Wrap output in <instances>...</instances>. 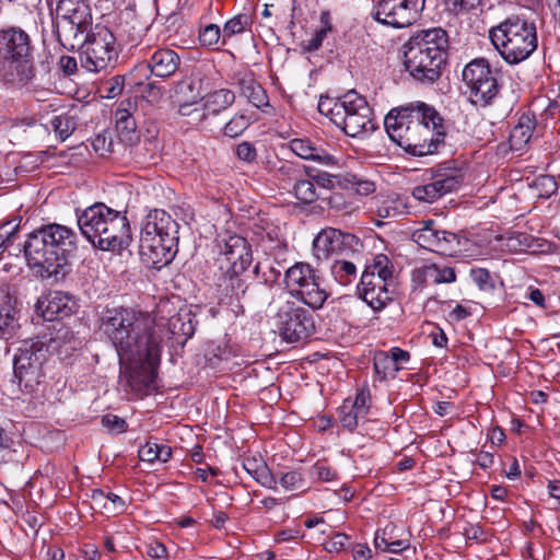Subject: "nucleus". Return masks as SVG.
Instances as JSON below:
<instances>
[{
    "instance_id": "f257e3e1",
    "label": "nucleus",
    "mask_w": 560,
    "mask_h": 560,
    "mask_svg": "<svg viewBox=\"0 0 560 560\" xmlns=\"http://www.w3.org/2000/svg\"><path fill=\"white\" fill-rule=\"evenodd\" d=\"M384 126L389 138L415 156L433 154L444 143L443 118L423 102L393 108L385 116Z\"/></svg>"
},
{
    "instance_id": "f03ea898",
    "label": "nucleus",
    "mask_w": 560,
    "mask_h": 560,
    "mask_svg": "<svg viewBox=\"0 0 560 560\" xmlns=\"http://www.w3.org/2000/svg\"><path fill=\"white\" fill-rule=\"evenodd\" d=\"M100 329L115 348L119 362L139 357L156 359L162 337L150 315L127 307L107 308Z\"/></svg>"
},
{
    "instance_id": "7ed1b4c3",
    "label": "nucleus",
    "mask_w": 560,
    "mask_h": 560,
    "mask_svg": "<svg viewBox=\"0 0 560 560\" xmlns=\"http://www.w3.org/2000/svg\"><path fill=\"white\" fill-rule=\"evenodd\" d=\"M23 248L27 265L38 277L60 279L70 270L78 235L66 225L50 223L31 233Z\"/></svg>"
},
{
    "instance_id": "20e7f679",
    "label": "nucleus",
    "mask_w": 560,
    "mask_h": 560,
    "mask_svg": "<svg viewBox=\"0 0 560 560\" xmlns=\"http://www.w3.org/2000/svg\"><path fill=\"white\" fill-rule=\"evenodd\" d=\"M448 36L441 27L421 30L404 45L406 71L421 83H433L447 59Z\"/></svg>"
},
{
    "instance_id": "39448f33",
    "label": "nucleus",
    "mask_w": 560,
    "mask_h": 560,
    "mask_svg": "<svg viewBox=\"0 0 560 560\" xmlns=\"http://www.w3.org/2000/svg\"><path fill=\"white\" fill-rule=\"evenodd\" d=\"M78 225L81 234L101 250L120 253L132 241L126 213L103 202H95L78 214Z\"/></svg>"
},
{
    "instance_id": "423d86ee",
    "label": "nucleus",
    "mask_w": 560,
    "mask_h": 560,
    "mask_svg": "<svg viewBox=\"0 0 560 560\" xmlns=\"http://www.w3.org/2000/svg\"><path fill=\"white\" fill-rule=\"evenodd\" d=\"M499 56L510 66L527 60L538 48L535 19L524 12L511 13L488 32Z\"/></svg>"
},
{
    "instance_id": "0eeeda50",
    "label": "nucleus",
    "mask_w": 560,
    "mask_h": 560,
    "mask_svg": "<svg viewBox=\"0 0 560 560\" xmlns=\"http://www.w3.org/2000/svg\"><path fill=\"white\" fill-rule=\"evenodd\" d=\"M179 224L163 209H153L144 218L140 236V256L150 267L168 265L178 250Z\"/></svg>"
},
{
    "instance_id": "6e6552de",
    "label": "nucleus",
    "mask_w": 560,
    "mask_h": 560,
    "mask_svg": "<svg viewBox=\"0 0 560 560\" xmlns=\"http://www.w3.org/2000/svg\"><path fill=\"white\" fill-rule=\"evenodd\" d=\"M318 112L352 138L368 135L376 128L372 108L354 90L340 97L320 96Z\"/></svg>"
},
{
    "instance_id": "1a4fd4ad",
    "label": "nucleus",
    "mask_w": 560,
    "mask_h": 560,
    "mask_svg": "<svg viewBox=\"0 0 560 560\" xmlns=\"http://www.w3.org/2000/svg\"><path fill=\"white\" fill-rule=\"evenodd\" d=\"M462 77L467 100L474 106L486 108L499 97L501 85L486 58H476L467 63Z\"/></svg>"
},
{
    "instance_id": "9d476101",
    "label": "nucleus",
    "mask_w": 560,
    "mask_h": 560,
    "mask_svg": "<svg viewBox=\"0 0 560 560\" xmlns=\"http://www.w3.org/2000/svg\"><path fill=\"white\" fill-rule=\"evenodd\" d=\"M289 293L313 310L320 308L328 293L320 287L315 269L306 262H295L284 273Z\"/></svg>"
},
{
    "instance_id": "9b49d317",
    "label": "nucleus",
    "mask_w": 560,
    "mask_h": 560,
    "mask_svg": "<svg viewBox=\"0 0 560 560\" xmlns=\"http://www.w3.org/2000/svg\"><path fill=\"white\" fill-rule=\"evenodd\" d=\"M81 49L82 67L91 72L105 70L118 56L116 36L107 26L100 24L86 34Z\"/></svg>"
},
{
    "instance_id": "f8f14e48",
    "label": "nucleus",
    "mask_w": 560,
    "mask_h": 560,
    "mask_svg": "<svg viewBox=\"0 0 560 560\" xmlns=\"http://www.w3.org/2000/svg\"><path fill=\"white\" fill-rule=\"evenodd\" d=\"M273 319L279 335L290 343L304 341L315 332L313 314L294 301L281 304Z\"/></svg>"
},
{
    "instance_id": "ddd939ff",
    "label": "nucleus",
    "mask_w": 560,
    "mask_h": 560,
    "mask_svg": "<svg viewBox=\"0 0 560 560\" xmlns=\"http://www.w3.org/2000/svg\"><path fill=\"white\" fill-rule=\"evenodd\" d=\"M423 4L424 0H378L372 15L381 24L404 28L419 19Z\"/></svg>"
},
{
    "instance_id": "4468645a",
    "label": "nucleus",
    "mask_w": 560,
    "mask_h": 560,
    "mask_svg": "<svg viewBox=\"0 0 560 560\" xmlns=\"http://www.w3.org/2000/svg\"><path fill=\"white\" fill-rule=\"evenodd\" d=\"M44 359L42 347L37 343H24L14 355V377L21 392L34 393L40 385L39 376Z\"/></svg>"
},
{
    "instance_id": "2eb2a0df",
    "label": "nucleus",
    "mask_w": 560,
    "mask_h": 560,
    "mask_svg": "<svg viewBox=\"0 0 560 560\" xmlns=\"http://www.w3.org/2000/svg\"><path fill=\"white\" fill-rule=\"evenodd\" d=\"M463 182L462 174L454 168L432 172L431 177L423 184L412 188V197L420 201L432 203L444 195L457 189Z\"/></svg>"
},
{
    "instance_id": "dca6fc26",
    "label": "nucleus",
    "mask_w": 560,
    "mask_h": 560,
    "mask_svg": "<svg viewBox=\"0 0 560 560\" xmlns=\"http://www.w3.org/2000/svg\"><path fill=\"white\" fill-rule=\"evenodd\" d=\"M161 345H158L156 359L135 358L128 362H119L120 375L125 378L131 390L141 393L148 390L155 380V368L160 362Z\"/></svg>"
},
{
    "instance_id": "f3484780",
    "label": "nucleus",
    "mask_w": 560,
    "mask_h": 560,
    "mask_svg": "<svg viewBox=\"0 0 560 560\" xmlns=\"http://www.w3.org/2000/svg\"><path fill=\"white\" fill-rule=\"evenodd\" d=\"M413 236L420 246L441 255L454 256L459 250L458 235L436 229L432 220L427 221L423 228L415 232Z\"/></svg>"
},
{
    "instance_id": "a211bd4d",
    "label": "nucleus",
    "mask_w": 560,
    "mask_h": 560,
    "mask_svg": "<svg viewBox=\"0 0 560 560\" xmlns=\"http://www.w3.org/2000/svg\"><path fill=\"white\" fill-rule=\"evenodd\" d=\"M395 282L383 281L374 276H361L359 296L374 311H383L394 299Z\"/></svg>"
},
{
    "instance_id": "6ab92c4d",
    "label": "nucleus",
    "mask_w": 560,
    "mask_h": 560,
    "mask_svg": "<svg viewBox=\"0 0 560 560\" xmlns=\"http://www.w3.org/2000/svg\"><path fill=\"white\" fill-rule=\"evenodd\" d=\"M20 302L16 288L3 282L0 284V338L9 339L19 328Z\"/></svg>"
},
{
    "instance_id": "aec40b11",
    "label": "nucleus",
    "mask_w": 560,
    "mask_h": 560,
    "mask_svg": "<svg viewBox=\"0 0 560 560\" xmlns=\"http://www.w3.org/2000/svg\"><path fill=\"white\" fill-rule=\"evenodd\" d=\"M77 310L74 299L62 291L49 292L35 304V312L45 320L52 322L71 316Z\"/></svg>"
},
{
    "instance_id": "412c9836",
    "label": "nucleus",
    "mask_w": 560,
    "mask_h": 560,
    "mask_svg": "<svg viewBox=\"0 0 560 560\" xmlns=\"http://www.w3.org/2000/svg\"><path fill=\"white\" fill-rule=\"evenodd\" d=\"M32 54L28 35L20 27L0 31V59L8 61Z\"/></svg>"
},
{
    "instance_id": "4be33fe9",
    "label": "nucleus",
    "mask_w": 560,
    "mask_h": 560,
    "mask_svg": "<svg viewBox=\"0 0 560 560\" xmlns=\"http://www.w3.org/2000/svg\"><path fill=\"white\" fill-rule=\"evenodd\" d=\"M220 254L229 261L235 264L237 269H248L253 262L250 245L243 236L233 234L226 235L218 241Z\"/></svg>"
},
{
    "instance_id": "5701e85b",
    "label": "nucleus",
    "mask_w": 560,
    "mask_h": 560,
    "mask_svg": "<svg viewBox=\"0 0 560 560\" xmlns=\"http://www.w3.org/2000/svg\"><path fill=\"white\" fill-rule=\"evenodd\" d=\"M352 237L351 234H345L335 228L324 229L313 242L314 255L318 260L327 259L330 255L338 254Z\"/></svg>"
},
{
    "instance_id": "b1692460",
    "label": "nucleus",
    "mask_w": 560,
    "mask_h": 560,
    "mask_svg": "<svg viewBox=\"0 0 560 560\" xmlns=\"http://www.w3.org/2000/svg\"><path fill=\"white\" fill-rule=\"evenodd\" d=\"M4 62L7 63L4 71L7 82L18 88L30 89L33 86L36 75L32 54Z\"/></svg>"
},
{
    "instance_id": "393cba45",
    "label": "nucleus",
    "mask_w": 560,
    "mask_h": 560,
    "mask_svg": "<svg viewBox=\"0 0 560 560\" xmlns=\"http://www.w3.org/2000/svg\"><path fill=\"white\" fill-rule=\"evenodd\" d=\"M56 16L82 26L83 30H93L91 8L84 0H60L56 8Z\"/></svg>"
},
{
    "instance_id": "a878e982",
    "label": "nucleus",
    "mask_w": 560,
    "mask_h": 560,
    "mask_svg": "<svg viewBox=\"0 0 560 560\" xmlns=\"http://www.w3.org/2000/svg\"><path fill=\"white\" fill-rule=\"evenodd\" d=\"M202 113L199 122L205 124L210 117L220 115L235 102V93L230 89H219L207 93L201 98Z\"/></svg>"
},
{
    "instance_id": "bb28decb",
    "label": "nucleus",
    "mask_w": 560,
    "mask_h": 560,
    "mask_svg": "<svg viewBox=\"0 0 560 560\" xmlns=\"http://www.w3.org/2000/svg\"><path fill=\"white\" fill-rule=\"evenodd\" d=\"M147 62L151 69V74L160 79H167L178 70L180 57L173 49L158 48L151 54Z\"/></svg>"
},
{
    "instance_id": "cd10ccee",
    "label": "nucleus",
    "mask_w": 560,
    "mask_h": 560,
    "mask_svg": "<svg viewBox=\"0 0 560 560\" xmlns=\"http://www.w3.org/2000/svg\"><path fill=\"white\" fill-rule=\"evenodd\" d=\"M54 28L58 42L68 50L82 48L86 34H90V30H83L82 26L59 16L54 20Z\"/></svg>"
},
{
    "instance_id": "c85d7f7f",
    "label": "nucleus",
    "mask_w": 560,
    "mask_h": 560,
    "mask_svg": "<svg viewBox=\"0 0 560 560\" xmlns=\"http://www.w3.org/2000/svg\"><path fill=\"white\" fill-rule=\"evenodd\" d=\"M54 28L58 42L68 50L82 48L86 34H90V30H83L82 26L59 16L54 20Z\"/></svg>"
},
{
    "instance_id": "c756f323",
    "label": "nucleus",
    "mask_w": 560,
    "mask_h": 560,
    "mask_svg": "<svg viewBox=\"0 0 560 560\" xmlns=\"http://www.w3.org/2000/svg\"><path fill=\"white\" fill-rule=\"evenodd\" d=\"M290 150L304 160H311L325 166H337L338 160L322 147H316L310 139L295 138L289 143Z\"/></svg>"
},
{
    "instance_id": "7c9ffc66",
    "label": "nucleus",
    "mask_w": 560,
    "mask_h": 560,
    "mask_svg": "<svg viewBox=\"0 0 560 560\" xmlns=\"http://www.w3.org/2000/svg\"><path fill=\"white\" fill-rule=\"evenodd\" d=\"M236 84L240 94L245 96L255 107L264 109L269 106V98L259 82H257L253 73H245L237 78Z\"/></svg>"
},
{
    "instance_id": "2f4dec72",
    "label": "nucleus",
    "mask_w": 560,
    "mask_h": 560,
    "mask_svg": "<svg viewBox=\"0 0 560 560\" xmlns=\"http://www.w3.org/2000/svg\"><path fill=\"white\" fill-rule=\"evenodd\" d=\"M243 468L262 487L272 490L277 489V479L260 456L245 457Z\"/></svg>"
},
{
    "instance_id": "473e14b6",
    "label": "nucleus",
    "mask_w": 560,
    "mask_h": 560,
    "mask_svg": "<svg viewBox=\"0 0 560 560\" xmlns=\"http://www.w3.org/2000/svg\"><path fill=\"white\" fill-rule=\"evenodd\" d=\"M328 209L342 217L351 215L360 210V205L349 191H331L328 197L323 198Z\"/></svg>"
},
{
    "instance_id": "72a5a7b5",
    "label": "nucleus",
    "mask_w": 560,
    "mask_h": 560,
    "mask_svg": "<svg viewBox=\"0 0 560 560\" xmlns=\"http://www.w3.org/2000/svg\"><path fill=\"white\" fill-rule=\"evenodd\" d=\"M116 131L120 142L133 145L140 140L135 117L126 109L116 112Z\"/></svg>"
},
{
    "instance_id": "f704fd0d",
    "label": "nucleus",
    "mask_w": 560,
    "mask_h": 560,
    "mask_svg": "<svg viewBox=\"0 0 560 560\" xmlns=\"http://www.w3.org/2000/svg\"><path fill=\"white\" fill-rule=\"evenodd\" d=\"M534 128V120L527 116H522L518 124L513 127L510 133L509 143L511 150H524L533 137Z\"/></svg>"
},
{
    "instance_id": "c9c22d12",
    "label": "nucleus",
    "mask_w": 560,
    "mask_h": 560,
    "mask_svg": "<svg viewBox=\"0 0 560 560\" xmlns=\"http://www.w3.org/2000/svg\"><path fill=\"white\" fill-rule=\"evenodd\" d=\"M91 499L93 509H103L106 513L118 514L125 510V501L113 492H104L102 489L92 490Z\"/></svg>"
},
{
    "instance_id": "e433bc0d",
    "label": "nucleus",
    "mask_w": 560,
    "mask_h": 560,
    "mask_svg": "<svg viewBox=\"0 0 560 560\" xmlns=\"http://www.w3.org/2000/svg\"><path fill=\"white\" fill-rule=\"evenodd\" d=\"M295 5V0H275L271 3L265 4L261 14L265 18L275 16L280 22H288L290 25H294Z\"/></svg>"
},
{
    "instance_id": "4c0bfd02",
    "label": "nucleus",
    "mask_w": 560,
    "mask_h": 560,
    "mask_svg": "<svg viewBox=\"0 0 560 560\" xmlns=\"http://www.w3.org/2000/svg\"><path fill=\"white\" fill-rule=\"evenodd\" d=\"M361 276H374L383 281L395 282L394 266L386 255H376L373 260L365 266Z\"/></svg>"
},
{
    "instance_id": "58836bf2",
    "label": "nucleus",
    "mask_w": 560,
    "mask_h": 560,
    "mask_svg": "<svg viewBox=\"0 0 560 560\" xmlns=\"http://www.w3.org/2000/svg\"><path fill=\"white\" fill-rule=\"evenodd\" d=\"M335 31L332 18L329 11H322L319 15V25L315 34L306 42L304 48L307 51L318 50L323 42L327 38L328 34Z\"/></svg>"
},
{
    "instance_id": "ea45409f",
    "label": "nucleus",
    "mask_w": 560,
    "mask_h": 560,
    "mask_svg": "<svg viewBox=\"0 0 560 560\" xmlns=\"http://www.w3.org/2000/svg\"><path fill=\"white\" fill-rule=\"evenodd\" d=\"M174 91L180 100L197 103L201 95V79L197 75L185 77L175 84Z\"/></svg>"
},
{
    "instance_id": "a19ab883",
    "label": "nucleus",
    "mask_w": 560,
    "mask_h": 560,
    "mask_svg": "<svg viewBox=\"0 0 560 560\" xmlns=\"http://www.w3.org/2000/svg\"><path fill=\"white\" fill-rule=\"evenodd\" d=\"M341 189L354 191L357 195L366 197L376 190V185L370 179H365L357 174L347 173L341 178Z\"/></svg>"
},
{
    "instance_id": "79ce46f5",
    "label": "nucleus",
    "mask_w": 560,
    "mask_h": 560,
    "mask_svg": "<svg viewBox=\"0 0 560 560\" xmlns=\"http://www.w3.org/2000/svg\"><path fill=\"white\" fill-rule=\"evenodd\" d=\"M374 372L378 381L394 378L400 366H396L386 351H377L373 359Z\"/></svg>"
},
{
    "instance_id": "37998d69",
    "label": "nucleus",
    "mask_w": 560,
    "mask_h": 560,
    "mask_svg": "<svg viewBox=\"0 0 560 560\" xmlns=\"http://www.w3.org/2000/svg\"><path fill=\"white\" fill-rule=\"evenodd\" d=\"M331 275L341 285H348L357 279V267L353 262L336 259L331 267Z\"/></svg>"
},
{
    "instance_id": "c03bdc74",
    "label": "nucleus",
    "mask_w": 560,
    "mask_h": 560,
    "mask_svg": "<svg viewBox=\"0 0 560 560\" xmlns=\"http://www.w3.org/2000/svg\"><path fill=\"white\" fill-rule=\"evenodd\" d=\"M292 192L294 197L304 205H310L318 199L313 179L299 178L295 180Z\"/></svg>"
},
{
    "instance_id": "a18cd8bd",
    "label": "nucleus",
    "mask_w": 560,
    "mask_h": 560,
    "mask_svg": "<svg viewBox=\"0 0 560 560\" xmlns=\"http://www.w3.org/2000/svg\"><path fill=\"white\" fill-rule=\"evenodd\" d=\"M423 273L427 278L432 279L435 284L452 283L456 280L455 270L447 266L432 264L424 267Z\"/></svg>"
},
{
    "instance_id": "49530a36",
    "label": "nucleus",
    "mask_w": 560,
    "mask_h": 560,
    "mask_svg": "<svg viewBox=\"0 0 560 560\" xmlns=\"http://www.w3.org/2000/svg\"><path fill=\"white\" fill-rule=\"evenodd\" d=\"M353 406H350V399H346L339 408V421L343 429L353 432L359 425V421L364 419Z\"/></svg>"
},
{
    "instance_id": "de8ad7c7",
    "label": "nucleus",
    "mask_w": 560,
    "mask_h": 560,
    "mask_svg": "<svg viewBox=\"0 0 560 560\" xmlns=\"http://www.w3.org/2000/svg\"><path fill=\"white\" fill-rule=\"evenodd\" d=\"M247 269H237L235 264H232L225 273L224 281H226V288H230L231 293L235 296L244 294L247 290L246 279L242 275Z\"/></svg>"
},
{
    "instance_id": "09e8293b",
    "label": "nucleus",
    "mask_w": 560,
    "mask_h": 560,
    "mask_svg": "<svg viewBox=\"0 0 560 560\" xmlns=\"http://www.w3.org/2000/svg\"><path fill=\"white\" fill-rule=\"evenodd\" d=\"M248 25L249 18L246 14H237L230 19L222 30V45H225L231 37L244 33Z\"/></svg>"
},
{
    "instance_id": "8fccbe9b",
    "label": "nucleus",
    "mask_w": 560,
    "mask_h": 560,
    "mask_svg": "<svg viewBox=\"0 0 560 560\" xmlns=\"http://www.w3.org/2000/svg\"><path fill=\"white\" fill-rule=\"evenodd\" d=\"M252 124V118L244 113L235 114L223 127V133L230 138L241 136Z\"/></svg>"
},
{
    "instance_id": "3c124183",
    "label": "nucleus",
    "mask_w": 560,
    "mask_h": 560,
    "mask_svg": "<svg viewBox=\"0 0 560 560\" xmlns=\"http://www.w3.org/2000/svg\"><path fill=\"white\" fill-rule=\"evenodd\" d=\"M124 86L125 77L115 75L102 82L100 91L103 94V97L115 98L122 93Z\"/></svg>"
},
{
    "instance_id": "603ef678",
    "label": "nucleus",
    "mask_w": 560,
    "mask_h": 560,
    "mask_svg": "<svg viewBox=\"0 0 560 560\" xmlns=\"http://www.w3.org/2000/svg\"><path fill=\"white\" fill-rule=\"evenodd\" d=\"M308 176L313 179L314 183H316L318 186L326 188V189H335L340 188L341 189V178H345V174L341 175H332L327 172H317L316 174H308Z\"/></svg>"
},
{
    "instance_id": "864d4df0",
    "label": "nucleus",
    "mask_w": 560,
    "mask_h": 560,
    "mask_svg": "<svg viewBox=\"0 0 560 560\" xmlns=\"http://www.w3.org/2000/svg\"><path fill=\"white\" fill-rule=\"evenodd\" d=\"M311 476L318 481L329 482L338 479L337 471L327 463L318 460L311 468Z\"/></svg>"
},
{
    "instance_id": "5fc2aeb1",
    "label": "nucleus",
    "mask_w": 560,
    "mask_h": 560,
    "mask_svg": "<svg viewBox=\"0 0 560 560\" xmlns=\"http://www.w3.org/2000/svg\"><path fill=\"white\" fill-rule=\"evenodd\" d=\"M279 482L288 491L304 492L306 490L304 479L299 471H288L283 474Z\"/></svg>"
},
{
    "instance_id": "6e6d98bb",
    "label": "nucleus",
    "mask_w": 560,
    "mask_h": 560,
    "mask_svg": "<svg viewBox=\"0 0 560 560\" xmlns=\"http://www.w3.org/2000/svg\"><path fill=\"white\" fill-rule=\"evenodd\" d=\"M198 38L202 46L213 47L222 38V31L217 24H209L200 30Z\"/></svg>"
},
{
    "instance_id": "4d7b16f0",
    "label": "nucleus",
    "mask_w": 560,
    "mask_h": 560,
    "mask_svg": "<svg viewBox=\"0 0 560 560\" xmlns=\"http://www.w3.org/2000/svg\"><path fill=\"white\" fill-rule=\"evenodd\" d=\"M151 69L147 61L139 62L136 65L131 71L129 72L127 79L131 84L140 86L144 83V81L149 80L151 77Z\"/></svg>"
},
{
    "instance_id": "13d9d810",
    "label": "nucleus",
    "mask_w": 560,
    "mask_h": 560,
    "mask_svg": "<svg viewBox=\"0 0 560 560\" xmlns=\"http://www.w3.org/2000/svg\"><path fill=\"white\" fill-rule=\"evenodd\" d=\"M113 139L107 132L97 133L92 139V148L100 156H104L107 153L113 152Z\"/></svg>"
},
{
    "instance_id": "bf43d9fd",
    "label": "nucleus",
    "mask_w": 560,
    "mask_h": 560,
    "mask_svg": "<svg viewBox=\"0 0 560 560\" xmlns=\"http://www.w3.org/2000/svg\"><path fill=\"white\" fill-rule=\"evenodd\" d=\"M349 536L343 533H336L324 542V548L328 552H340L347 548Z\"/></svg>"
},
{
    "instance_id": "052dcab7",
    "label": "nucleus",
    "mask_w": 560,
    "mask_h": 560,
    "mask_svg": "<svg viewBox=\"0 0 560 560\" xmlns=\"http://www.w3.org/2000/svg\"><path fill=\"white\" fill-rule=\"evenodd\" d=\"M235 154L238 160L246 163H254L257 160V150L253 143L243 141L235 148Z\"/></svg>"
},
{
    "instance_id": "680f3d73",
    "label": "nucleus",
    "mask_w": 560,
    "mask_h": 560,
    "mask_svg": "<svg viewBox=\"0 0 560 560\" xmlns=\"http://www.w3.org/2000/svg\"><path fill=\"white\" fill-rule=\"evenodd\" d=\"M370 392L365 388H362L358 390L355 398L350 400V406H353V408L357 409L360 415H364L366 417L370 409Z\"/></svg>"
},
{
    "instance_id": "e2e57ef3",
    "label": "nucleus",
    "mask_w": 560,
    "mask_h": 560,
    "mask_svg": "<svg viewBox=\"0 0 560 560\" xmlns=\"http://www.w3.org/2000/svg\"><path fill=\"white\" fill-rule=\"evenodd\" d=\"M470 277H471L472 281L481 290H488V289L493 288L491 276L487 269H483V268L471 269Z\"/></svg>"
},
{
    "instance_id": "0e129e2a",
    "label": "nucleus",
    "mask_w": 560,
    "mask_h": 560,
    "mask_svg": "<svg viewBox=\"0 0 560 560\" xmlns=\"http://www.w3.org/2000/svg\"><path fill=\"white\" fill-rule=\"evenodd\" d=\"M102 424L112 432L122 433L127 430V422L116 415H105L102 418Z\"/></svg>"
},
{
    "instance_id": "69168bd1",
    "label": "nucleus",
    "mask_w": 560,
    "mask_h": 560,
    "mask_svg": "<svg viewBox=\"0 0 560 560\" xmlns=\"http://www.w3.org/2000/svg\"><path fill=\"white\" fill-rule=\"evenodd\" d=\"M168 324L173 334H182L186 338H189L194 335V327L191 323L189 322L188 324H185L180 315L172 317Z\"/></svg>"
},
{
    "instance_id": "338daca9",
    "label": "nucleus",
    "mask_w": 560,
    "mask_h": 560,
    "mask_svg": "<svg viewBox=\"0 0 560 560\" xmlns=\"http://www.w3.org/2000/svg\"><path fill=\"white\" fill-rule=\"evenodd\" d=\"M158 443L147 442L138 451V457L142 462L153 464L158 457Z\"/></svg>"
},
{
    "instance_id": "774afa93",
    "label": "nucleus",
    "mask_w": 560,
    "mask_h": 560,
    "mask_svg": "<svg viewBox=\"0 0 560 560\" xmlns=\"http://www.w3.org/2000/svg\"><path fill=\"white\" fill-rule=\"evenodd\" d=\"M482 0H450L452 11L456 14L477 9Z\"/></svg>"
}]
</instances>
